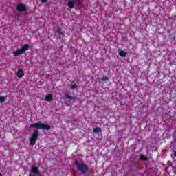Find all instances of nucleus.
Returning a JSON list of instances; mask_svg holds the SVG:
<instances>
[{"label": "nucleus", "mask_w": 176, "mask_h": 176, "mask_svg": "<svg viewBox=\"0 0 176 176\" xmlns=\"http://www.w3.org/2000/svg\"><path fill=\"white\" fill-rule=\"evenodd\" d=\"M30 129H41L43 130H50V126H49V124H47L37 122L34 124H31L30 126Z\"/></svg>", "instance_id": "1"}, {"label": "nucleus", "mask_w": 176, "mask_h": 176, "mask_svg": "<svg viewBox=\"0 0 176 176\" xmlns=\"http://www.w3.org/2000/svg\"><path fill=\"white\" fill-rule=\"evenodd\" d=\"M74 163L77 166V170H78L80 173L85 174V173H87V171H89V167L87 166V165H86V164H79V161L78 160H75Z\"/></svg>", "instance_id": "2"}, {"label": "nucleus", "mask_w": 176, "mask_h": 176, "mask_svg": "<svg viewBox=\"0 0 176 176\" xmlns=\"http://www.w3.org/2000/svg\"><path fill=\"white\" fill-rule=\"evenodd\" d=\"M30 49V45L28 44H25L20 50L14 52V57H17L19 54H24L25 52H27Z\"/></svg>", "instance_id": "3"}, {"label": "nucleus", "mask_w": 176, "mask_h": 176, "mask_svg": "<svg viewBox=\"0 0 176 176\" xmlns=\"http://www.w3.org/2000/svg\"><path fill=\"white\" fill-rule=\"evenodd\" d=\"M38 137H39V131L35 130L32 137L30 138V145L32 146L35 145V142H36V140H38Z\"/></svg>", "instance_id": "4"}, {"label": "nucleus", "mask_w": 176, "mask_h": 176, "mask_svg": "<svg viewBox=\"0 0 176 176\" xmlns=\"http://www.w3.org/2000/svg\"><path fill=\"white\" fill-rule=\"evenodd\" d=\"M76 5H80V0H70L67 3V6L70 9H73V8L75 7Z\"/></svg>", "instance_id": "5"}, {"label": "nucleus", "mask_w": 176, "mask_h": 176, "mask_svg": "<svg viewBox=\"0 0 176 176\" xmlns=\"http://www.w3.org/2000/svg\"><path fill=\"white\" fill-rule=\"evenodd\" d=\"M16 10L17 12H25L27 10V7L25 6V5L20 3L16 7Z\"/></svg>", "instance_id": "6"}, {"label": "nucleus", "mask_w": 176, "mask_h": 176, "mask_svg": "<svg viewBox=\"0 0 176 176\" xmlns=\"http://www.w3.org/2000/svg\"><path fill=\"white\" fill-rule=\"evenodd\" d=\"M16 75L18 78H23L24 76V70L21 69H19Z\"/></svg>", "instance_id": "7"}, {"label": "nucleus", "mask_w": 176, "mask_h": 176, "mask_svg": "<svg viewBox=\"0 0 176 176\" xmlns=\"http://www.w3.org/2000/svg\"><path fill=\"white\" fill-rule=\"evenodd\" d=\"M53 100V95L47 94L45 96V101H47L48 102Z\"/></svg>", "instance_id": "8"}, {"label": "nucleus", "mask_w": 176, "mask_h": 176, "mask_svg": "<svg viewBox=\"0 0 176 176\" xmlns=\"http://www.w3.org/2000/svg\"><path fill=\"white\" fill-rule=\"evenodd\" d=\"M32 173H33V174H34V175H37L39 173H41V172H39V169H38L37 167H36V168L32 167Z\"/></svg>", "instance_id": "9"}, {"label": "nucleus", "mask_w": 176, "mask_h": 176, "mask_svg": "<svg viewBox=\"0 0 176 176\" xmlns=\"http://www.w3.org/2000/svg\"><path fill=\"white\" fill-rule=\"evenodd\" d=\"M56 32L60 36H64V32H63V29L61 28H58L57 30H56Z\"/></svg>", "instance_id": "10"}, {"label": "nucleus", "mask_w": 176, "mask_h": 176, "mask_svg": "<svg viewBox=\"0 0 176 176\" xmlns=\"http://www.w3.org/2000/svg\"><path fill=\"white\" fill-rule=\"evenodd\" d=\"M65 98H67L68 100H69V101L72 100H76V98L75 96H71L69 94H66Z\"/></svg>", "instance_id": "11"}, {"label": "nucleus", "mask_w": 176, "mask_h": 176, "mask_svg": "<svg viewBox=\"0 0 176 176\" xmlns=\"http://www.w3.org/2000/svg\"><path fill=\"white\" fill-rule=\"evenodd\" d=\"M119 56H120V57H126V56H127V53H126V52L122 50L119 52Z\"/></svg>", "instance_id": "12"}, {"label": "nucleus", "mask_w": 176, "mask_h": 176, "mask_svg": "<svg viewBox=\"0 0 176 176\" xmlns=\"http://www.w3.org/2000/svg\"><path fill=\"white\" fill-rule=\"evenodd\" d=\"M94 133H101V128L100 127L94 128Z\"/></svg>", "instance_id": "13"}, {"label": "nucleus", "mask_w": 176, "mask_h": 176, "mask_svg": "<svg viewBox=\"0 0 176 176\" xmlns=\"http://www.w3.org/2000/svg\"><path fill=\"white\" fill-rule=\"evenodd\" d=\"M5 101H6V97L5 96H0V102H5Z\"/></svg>", "instance_id": "14"}, {"label": "nucleus", "mask_w": 176, "mask_h": 176, "mask_svg": "<svg viewBox=\"0 0 176 176\" xmlns=\"http://www.w3.org/2000/svg\"><path fill=\"white\" fill-rule=\"evenodd\" d=\"M140 160H144V162H147L148 157H146L145 155H142L140 157Z\"/></svg>", "instance_id": "15"}, {"label": "nucleus", "mask_w": 176, "mask_h": 176, "mask_svg": "<svg viewBox=\"0 0 176 176\" xmlns=\"http://www.w3.org/2000/svg\"><path fill=\"white\" fill-rule=\"evenodd\" d=\"M76 87H78V85H76V84H72L71 85L72 89H76Z\"/></svg>", "instance_id": "16"}, {"label": "nucleus", "mask_w": 176, "mask_h": 176, "mask_svg": "<svg viewBox=\"0 0 176 176\" xmlns=\"http://www.w3.org/2000/svg\"><path fill=\"white\" fill-rule=\"evenodd\" d=\"M102 81H107V80H108V77H107V76L102 77Z\"/></svg>", "instance_id": "17"}, {"label": "nucleus", "mask_w": 176, "mask_h": 176, "mask_svg": "<svg viewBox=\"0 0 176 176\" xmlns=\"http://www.w3.org/2000/svg\"><path fill=\"white\" fill-rule=\"evenodd\" d=\"M41 2H42L43 3H45V2H47V0H41Z\"/></svg>", "instance_id": "18"}, {"label": "nucleus", "mask_w": 176, "mask_h": 176, "mask_svg": "<svg viewBox=\"0 0 176 176\" xmlns=\"http://www.w3.org/2000/svg\"><path fill=\"white\" fill-rule=\"evenodd\" d=\"M173 152H174L175 156L176 157V151H173Z\"/></svg>", "instance_id": "19"}, {"label": "nucleus", "mask_w": 176, "mask_h": 176, "mask_svg": "<svg viewBox=\"0 0 176 176\" xmlns=\"http://www.w3.org/2000/svg\"><path fill=\"white\" fill-rule=\"evenodd\" d=\"M0 176H2V173H0Z\"/></svg>", "instance_id": "20"}, {"label": "nucleus", "mask_w": 176, "mask_h": 176, "mask_svg": "<svg viewBox=\"0 0 176 176\" xmlns=\"http://www.w3.org/2000/svg\"><path fill=\"white\" fill-rule=\"evenodd\" d=\"M175 109H176V104H175Z\"/></svg>", "instance_id": "21"}]
</instances>
